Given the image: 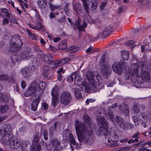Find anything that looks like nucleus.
Here are the masks:
<instances>
[{"mask_svg": "<svg viewBox=\"0 0 151 151\" xmlns=\"http://www.w3.org/2000/svg\"><path fill=\"white\" fill-rule=\"evenodd\" d=\"M86 77L88 80V83L85 80L81 81V77L78 72L73 73L68 77V80L73 82L74 80L75 83L81 88L82 91L90 92L97 91L98 86L102 83V80L101 77L97 72L93 73L92 71H88L86 73Z\"/></svg>", "mask_w": 151, "mask_h": 151, "instance_id": "nucleus-1", "label": "nucleus"}, {"mask_svg": "<svg viewBox=\"0 0 151 151\" xmlns=\"http://www.w3.org/2000/svg\"><path fill=\"white\" fill-rule=\"evenodd\" d=\"M145 66H142L141 73H139V70L140 67L136 64L132 65L130 69L125 74V79L133 83H138V81L141 79L145 82H149L150 79V76Z\"/></svg>", "mask_w": 151, "mask_h": 151, "instance_id": "nucleus-2", "label": "nucleus"}, {"mask_svg": "<svg viewBox=\"0 0 151 151\" xmlns=\"http://www.w3.org/2000/svg\"><path fill=\"white\" fill-rule=\"evenodd\" d=\"M75 126L79 141L80 142H87L88 137L92 133V131L91 128L85 127L83 124L78 121H76Z\"/></svg>", "mask_w": 151, "mask_h": 151, "instance_id": "nucleus-3", "label": "nucleus"}, {"mask_svg": "<svg viewBox=\"0 0 151 151\" xmlns=\"http://www.w3.org/2000/svg\"><path fill=\"white\" fill-rule=\"evenodd\" d=\"M96 117L98 124L99 126L98 131L99 134L104 135L105 136L111 135V132H109L106 128L107 124L106 120L101 115H97Z\"/></svg>", "mask_w": 151, "mask_h": 151, "instance_id": "nucleus-4", "label": "nucleus"}, {"mask_svg": "<svg viewBox=\"0 0 151 151\" xmlns=\"http://www.w3.org/2000/svg\"><path fill=\"white\" fill-rule=\"evenodd\" d=\"M105 115L107 119L111 120V122H114V123L116 125H117L123 129H124L127 127V123H123V119L121 117L117 116L115 119L114 121V120L113 119L114 115L113 114L110 110H109L106 112Z\"/></svg>", "mask_w": 151, "mask_h": 151, "instance_id": "nucleus-5", "label": "nucleus"}, {"mask_svg": "<svg viewBox=\"0 0 151 151\" xmlns=\"http://www.w3.org/2000/svg\"><path fill=\"white\" fill-rule=\"evenodd\" d=\"M120 61L119 63H114L112 65V68L113 71L119 75L121 74L122 72L126 73L130 69L128 68L125 63Z\"/></svg>", "mask_w": 151, "mask_h": 151, "instance_id": "nucleus-6", "label": "nucleus"}, {"mask_svg": "<svg viewBox=\"0 0 151 151\" xmlns=\"http://www.w3.org/2000/svg\"><path fill=\"white\" fill-rule=\"evenodd\" d=\"M11 131V127L9 124L4 125L0 129V135L3 137L2 142L4 144L8 143L9 138L7 135L8 133Z\"/></svg>", "mask_w": 151, "mask_h": 151, "instance_id": "nucleus-7", "label": "nucleus"}, {"mask_svg": "<svg viewBox=\"0 0 151 151\" xmlns=\"http://www.w3.org/2000/svg\"><path fill=\"white\" fill-rule=\"evenodd\" d=\"M83 5L86 13H88V9L94 10L97 8V2L96 0H82Z\"/></svg>", "mask_w": 151, "mask_h": 151, "instance_id": "nucleus-8", "label": "nucleus"}, {"mask_svg": "<svg viewBox=\"0 0 151 151\" xmlns=\"http://www.w3.org/2000/svg\"><path fill=\"white\" fill-rule=\"evenodd\" d=\"M22 42L20 37L18 35H14L12 37L9 42V45L11 47L15 48L14 51H17L22 45Z\"/></svg>", "mask_w": 151, "mask_h": 151, "instance_id": "nucleus-9", "label": "nucleus"}, {"mask_svg": "<svg viewBox=\"0 0 151 151\" xmlns=\"http://www.w3.org/2000/svg\"><path fill=\"white\" fill-rule=\"evenodd\" d=\"M71 99L70 93L67 92L63 93L61 95L60 102L64 105L68 104Z\"/></svg>", "mask_w": 151, "mask_h": 151, "instance_id": "nucleus-10", "label": "nucleus"}, {"mask_svg": "<svg viewBox=\"0 0 151 151\" xmlns=\"http://www.w3.org/2000/svg\"><path fill=\"white\" fill-rule=\"evenodd\" d=\"M38 141V137L37 135L35 136L33 140V146L35 148V149L37 150L38 151H40L42 148L46 147L47 144L43 141H42L40 143V147L39 145H37Z\"/></svg>", "mask_w": 151, "mask_h": 151, "instance_id": "nucleus-11", "label": "nucleus"}, {"mask_svg": "<svg viewBox=\"0 0 151 151\" xmlns=\"http://www.w3.org/2000/svg\"><path fill=\"white\" fill-rule=\"evenodd\" d=\"M37 86L36 82L32 83L28 90L24 93V96L28 97L34 93L36 95L37 93V90L36 89L35 87Z\"/></svg>", "mask_w": 151, "mask_h": 151, "instance_id": "nucleus-12", "label": "nucleus"}, {"mask_svg": "<svg viewBox=\"0 0 151 151\" xmlns=\"http://www.w3.org/2000/svg\"><path fill=\"white\" fill-rule=\"evenodd\" d=\"M28 58V56L25 54H21L20 57L17 55L13 54L12 55L11 58L12 60L14 63L22 60H26Z\"/></svg>", "mask_w": 151, "mask_h": 151, "instance_id": "nucleus-13", "label": "nucleus"}, {"mask_svg": "<svg viewBox=\"0 0 151 151\" xmlns=\"http://www.w3.org/2000/svg\"><path fill=\"white\" fill-rule=\"evenodd\" d=\"M75 24V27L77 26L80 31L84 30L85 28L87 26V24L86 22H83L82 23L79 19L76 21Z\"/></svg>", "mask_w": 151, "mask_h": 151, "instance_id": "nucleus-14", "label": "nucleus"}, {"mask_svg": "<svg viewBox=\"0 0 151 151\" xmlns=\"http://www.w3.org/2000/svg\"><path fill=\"white\" fill-rule=\"evenodd\" d=\"M37 86L35 87L36 89L37 90V92H40L38 94H40L43 91L46 86V84L44 82H42L38 84L36 83Z\"/></svg>", "mask_w": 151, "mask_h": 151, "instance_id": "nucleus-15", "label": "nucleus"}, {"mask_svg": "<svg viewBox=\"0 0 151 151\" xmlns=\"http://www.w3.org/2000/svg\"><path fill=\"white\" fill-rule=\"evenodd\" d=\"M19 145V142L17 139L12 140L10 143V147L12 149H17Z\"/></svg>", "mask_w": 151, "mask_h": 151, "instance_id": "nucleus-16", "label": "nucleus"}, {"mask_svg": "<svg viewBox=\"0 0 151 151\" xmlns=\"http://www.w3.org/2000/svg\"><path fill=\"white\" fill-rule=\"evenodd\" d=\"M110 68L107 65H104L102 66L101 72L104 75H108L110 73Z\"/></svg>", "mask_w": 151, "mask_h": 151, "instance_id": "nucleus-17", "label": "nucleus"}, {"mask_svg": "<svg viewBox=\"0 0 151 151\" xmlns=\"http://www.w3.org/2000/svg\"><path fill=\"white\" fill-rule=\"evenodd\" d=\"M40 98L38 97L35 99L32 102L31 105V110L33 111H35L37 109V106Z\"/></svg>", "mask_w": 151, "mask_h": 151, "instance_id": "nucleus-18", "label": "nucleus"}, {"mask_svg": "<svg viewBox=\"0 0 151 151\" xmlns=\"http://www.w3.org/2000/svg\"><path fill=\"white\" fill-rule=\"evenodd\" d=\"M37 3L40 9H44L47 6V3L46 0H38Z\"/></svg>", "mask_w": 151, "mask_h": 151, "instance_id": "nucleus-19", "label": "nucleus"}, {"mask_svg": "<svg viewBox=\"0 0 151 151\" xmlns=\"http://www.w3.org/2000/svg\"><path fill=\"white\" fill-rule=\"evenodd\" d=\"M22 74L25 77H28L30 75L31 71L28 68H25L21 70Z\"/></svg>", "mask_w": 151, "mask_h": 151, "instance_id": "nucleus-20", "label": "nucleus"}, {"mask_svg": "<svg viewBox=\"0 0 151 151\" xmlns=\"http://www.w3.org/2000/svg\"><path fill=\"white\" fill-rule=\"evenodd\" d=\"M81 6H82L81 4L79 3L76 4L74 7V11L78 14L81 13L82 11L81 9Z\"/></svg>", "mask_w": 151, "mask_h": 151, "instance_id": "nucleus-21", "label": "nucleus"}, {"mask_svg": "<svg viewBox=\"0 0 151 151\" xmlns=\"http://www.w3.org/2000/svg\"><path fill=\"white\" fill-rule=\"evenodd\" d=\"M44 59L45 61L48 64H50V63L52 64L53 63L52 62V56L50 54H47L45 55Z\"/></svg>", "mask_w": 151, "mask_h": 151, "instance_id": "nucleus-22", "label": "nucleus"}, {"mask_svg": "<svg viewBox=\"0 0 151 151\" xmlns=\"http://www.w3.org/2000/svg\"><path fill=\"white\" fill-rule=\"evenodd\" d=\"M67 47V43L65 40L61 41L59 45V48L61 50L65 49Z\"/></svg>", "mask_w": 151, "mask_h": 151, "instance_id": "nucleus-23", "label": "nucleus"}, {"mask_svg": "<svg viewBox=\"0 0 151 151\" xmlns=\"http://www.w3.org/2000/svg\"><path fill=\"white\" fill-rule=\"evenodd\" d=\"M121 55L124 60H127L129 58V53L127 51L123 50L121 52Z\"/></svg>", "mask_w": 151, "mask_h": 151, "instance_id": "nucleus-24", "label": "nucleus"}, {"mask_svg": "<svg viewBox=\"0 0 151 151\" xmlns=\"http://www.w3.org/2000/svg\"><path fill=\"white\" fill-rule=\"evenodd\" d=\"M35 17L33 19V21L35 23L41 22V21H42L41 18L36 11H35Z\"/></svg>", "mask_w": 151, "mask_h": 151, "instance_id": "nucleus-25", "label": "nucleus"}, {"mask_svg": "<svg viewBox=\"0 0 151 151\" xmlns=\"http://www.w3.org/2000/svg\"><path fill=\"white\" fill-rule=\"evenodd\" d=\"M108 31V30L106 29H104L102 30V32L99 33V35L103 38H105L108 36L107 34Z\"/></svg>", "mask_w": 151, "mask_h": 151, "instance_id": "nucleus-26", "label": "nucleus"}, {"mask_svg": "<svg viewBox=\"0 0 151 151\" xmlns=\"http://www.w3.org/2000/svg\"><path fill=\"white\" fill-rule=\"evenodd\" d=\"M58 89V87L57 86H55L52 89L51 91V95L52 96H58L59 94Z\"/></svg>", "mask_w": 151, "mask_h": 151, "instance_id": "nucleus-27", "label": "nucleus"}, {"mask_svg": "<svg viewBox=\"0 0 151 151\" xmlns=\"http://www.w3.org/2000/svg\"><path fill=\"white\" fill-rule=\"evenodd\" d=\"M139 134V133H137L135 134L133 136V139L129 140L128 142V143H131L132 142H137L138 140L137 138V136Z\"/></svg>", "mask_w": 151, "mask_h": 151, "instance_id": "nucleus-28", "label": "nucleus"}, {"mask_svg": "<svg viewBox=\"0 0 151 151\" xmlns=\"http://www.w3.org/2000/svg\"><path fill=\"white\" fill-rule=\"evenodd\" d=\"M74 93L77 99H81L82 97L79 88H76L74 90Z\"/></svg>", "mask_w": 151, "mask_h": 151, "instance_id": "nucleus-29", "label": "nucleus"}, {"mask_svg": "<svg viewBox=\"0 0 151 151\" xmlns=\"http://www.w3.org/2000/svg\"><path fill=\"white\" fill-rule=\"evenodd\" d=\"M134 42L133 41L131 40L127 41L126 43V45L127 46H131V49L132 50L133 48L136 46V45H134Z\"/></svg>", "mask_w": 151, "mask_h": 151, "instance_id": "nucleus-30", "label": "nucleus"}, {"mask_svg": "<svg viewBox=\"0 0 151 151\" xmlns=\"http://www.w3.org/2000/svg\"><path fill=\"white\" fill-rule=\"evenodd\" d=\"M28 25L32 28L34 29L38 30L40 28H42L43 26L41 24H39V26H36L33 25H31L29 23L28 24Z\"/></svg>", "mask_w": 151, "mask_h": 151, "instance_id": "nucleus-31", "label": "nucleus"}, {"mask_svg": "<svg viewBox=\"0 0 151 151\" xmlns=\"http://www.w3.org/2000/svg\"><path fill=\"white\" fill-rule=\"evenodd\" d=\"M51 143L52 145L55 147H57L60 144V142L56 139L52 140Z\"/></svg>", "mask_w": 151, "mask_h": 151, "instance_id": "nucleus-32", "label": "nucleus"}, {"mask_svg": "<svg viewBox=\"0 0 151 151\" xmlns=\"http://www.w3.org/2000/svg\"><path fill=\"white\" fill-rule=\"evenodd\" d=\"M28 142H24L21 145V148L22 151H27V146Z\"/></svg>", "mask_w": 151, "mask_h": 151, "instance_id": "nucleus-33", "label": "nucleus"}, {"mask_svg": "<svg viewBox=\"0 0 151 151\" xmlns=\"http://www.w3.org/2000/svg\"><path fill=\"white\" fill-rule=\"evenodd\" d=\"M58 96H52V104L54 106H55L58 104Z\"/></svg>", "mask_w": 151, "mask_h": 151, "instance_id": "nucleus-34", "label": "nucleus"}, {"mask_svg": "<svg viewBox=\"0 0 151 151\" xmlns=\"http://www.w3.org/2000/svg\"><path fill=\"white\" fill-rule=\"evenodd\" d=\"M69 139L70 143L73 144V145H76V142L73 134L70 133L69 134Z\"/></svg>", "mask_w": 151, "mask_h": 151, "instance_id": "nucleus-35", "label": "nucleus"}, {"mask_svg": "<svg viewBox=\"0 0 151 151\" xmlns=\"http://www.w3.org/2000/svg\"><path fill=\"white\" fill-rule=\"evenodd\" d=\"M49 5L51 10L52 11L56 9H57L58 10L60 9L59 6L54 5L50 3H49Z\"/></svg>", "mask_w": 151, "mask_h": 151, "instance_id": "nucleus-36", "label": "nucleus"}, {"mask_svg": "<svg viewBox=\"0 0 151 151\" xmlns=\"http://www.w3.org/2000/svg\"><path fill=\"white\" fill-rule=\"evenodd\" d=\"M49 5L51 10L52 11L56 9H57L58 10L60 9L59 6L54 5L50 3H49Z\"/></svg>", "mask_w": 151, "mask_h": 151, "instance_id": "nucleus-37", "label": "nucleus"}, {"mask_svg": "<svg viewBox=\"0 0 151 151\" xmlns=\"http://www.w3.org/2000/svg\"><path fill=\"white\" fill-rule=\"evenodd\" d=\"M44 70V75L45 76L47 77L48 74L49 68L48 66L45 65L43 68Z\"/></svg>", "mask_w": 151, "mask_h": 151, "instance_id": "nucleus-38", "label": "nucleus"}, {"mask_svg": "<svg viewBox=\"0 0 151 151\" xmlns=\"http://www.w3.org/2000/svg\"><path fill=\"white\" fill-rule=\"evenodd\" d=\"M8 107L7 106H0V110L1 112H5L8 110Z\"/></svg>", "mask_w": 151, "mask_h": 151, "instance_id": "nucleus-39", "label": "nucleus"}, {"mask_svg": "<svg viewBox=\"0 0 151 151\" xmlns=\"http://www.w3.org/2000/svg\"><path fill=\"white\" fill-rule=\"evenodd\" d=\"M85 40L86 42H89L92 41L93 40V39L91 36L88 35H87L85 37Z\"/></svg>", "mask_w": 151, "mask_h": 151, "instance_id": "nucleus-40", "label": "nucleus"}, {"mask_svg": "<svg viewBox=\"0 0 151 151\" xmlns=\"http://www.w3.org/2000/svg\"><path fill=\"white\" fill-rule=\"evenodd\" d=\"M149 2V0H138V2L143 5L147 4Z\"/></svg>", "mask_w": 151, "mask_h": 151, "instance_id": "nucleus-41", "label": "nucleus"}, {"mask_svg": "<svg viewBox=\"0 0 151 151\" xmlns=\"http://www.w3.org/2000/svg\"><path fill=\"white\" fill-rule=\"evenodd\" d=\"M54 64L55 65L56 68H57L59 66L63 65L62 63L61 60H57L55 62Z\"/></svg>", "mask_w": 151, "mask_h": 151, "instance_id": "nucleus-42", "label": "nucleus"}, {"mask_svg": "<svg viewBox=\"0 0 151 151\" xmlns=\"http://www.w3.org/2000/svg\"><path fill=\"white\" fill-rule=\"evenodd\" d=\"M27 30L28 33V35L30 37L33 39H37V37L36 36L34 35L33 34H32L30 31L28 29H27Z\"/></svg>", "mask_w": 151, "mask_h": 151, "instance_id": "nucleus-43", "label": "nucleus"}, {"mask_svg": "<svg viewBox=\"0 0 151 151\" xmlns=\"http://www.w3.org/2000/svg\"><path fill=\"white\" fill-rule=\"evenodd\" d=\"M37 68V65L36 64L32 65L31 67V70L32 71H36Z\"/></svg>", "mask_w": 151, "mask_h": 151, "instance_id": "nucleus-44", "label": "nucleus"}, {"mask_svg": "<svg viewBox=\"0 0 151 151\" xmlns=\"http://www.w3.org/2000/svg\"><path fill=\"white\" fill-rule=\"evenodd\" d=\"M83 119L86 122H88V124L90 121V118L87 115H85L83 116Z\"/></svg>", "mask_w": 151, "mask_h": 151, "instance_id": "nucleus-45", "label": "nucleus"}, {"mask_svg": "<svg viewBox=\"0 0 151 151\" xmlns=\"http://www.w3.org/2000/svg\"><path fill=\"white\" fill-rule=\"evenodd\" d=\"M70 59L68 58H65L61 60L62 63L63 64H65L69 62Z\"/></svg>", "mask_w": 151, "mask_h": 151, "instance_id": "nucleus-46", "label": "nucleus"}, {"mask_svg": "<svg viewBox=\"0 0 151 151\" xmlns=\"http://www.w3.org/2000/svg\"><path fill=\"white\" fill-rule=\"evenodd\" d=\"M9 21L8 19L4 18L3 19V22L2 24L3 25H5L7 24H8Z\"/></svg>", "mask_w": 151, "mask_h": 151, "instance_id": "nucleus-47", "label": "nucleus"}, {"mask_svg": "<svg viewBox=\"0 0 151 151\" xmlns=\"http://www.w3.org/2000/svg\"><path fill=\"white\" fill-rule=\"evenodd\" d=\"M93 47L92 46H90L86 50V52L87 53H90V52H93L94 51L93 50Z\"/></svg>", "mask_w": 151, "mask_h": 151, "instance_id": "nucleus-48", "label": "nucleus"}, {"mask_svg": "<svg viewBox=\"0 0 151 151\" xmlns=\"http://www.w3.org/2000/svg\"><path fill=\"white\" fill-rule=\"evenodd\" d=\"M10 22L11 23V25H14L15 24H17V22L16 21V20L14 18H12L10 21Z\"/></svg>", "mask_w": 151, "mask_h": 151, "instance_id": "nucleus-49", "label": "nucleus"}, {"mask_svg": "<svg viewBox=\"0 0 151 151\" xmlns=\"http://www.w3.org/2000/svg\"><path fill=\"white\" fill-rule=\"evenodd\" d=\"M95 101V100H93L92 99H88L86 101V104H88L89 102L92 103L94 101Z\"/></svg>", "mask_w": 151, "mask_h": 151, "instance_id": "nucleus-50", "label": "nucleus"}, {"mask_svg": "<svg viewBox=\"0 0 151 151\" xmlns=\"http://www.w3.org/2000/svg\"><path fill=\"white\" fill-rule=\"evenodd\" d=\"M43 136L44 139L45 140H47L48 139V134L47 132L46 131H44L43 132Z\"/></svg>", "mask_w": 151, "mask_h": 151, "instance_id": "nucleus-51", "label": "nucleus"}, {"mask_svg": "<svg viewBox=\"0 0 151 151\" xmlns=\"http://www.w3.org/2000/svg\"><path fill=\"white\" fill-rule=\"evenodd\" d=\"M133 110H134V112L137 113H139V111L138 107L136 106H135L133 107Z\"/></svg>", "mask_w": 151, "mask_h": 151, "instance_id": "nucleus-52", "label": "nucleus"}, {"mask_svg": "<svg viewBox=\"0 0 151 151\" xmlns=\"http://www.w3.org/2000/svg\"><path fill=\"white\" fill-rule=\"evenodd\" d=\"M67 130L66 131V130H65L63 132V138L64 139H67V136H68V135L67 136L66 135V133H67Z\"/></svg>", "mask_w": 151, "mask_h": 151, "instance_id": "nucleus-53", "label": "nucleus"}, {"mask_svg": "<svg viewBox=\"0 0 151 151\" xmlns=\"http://www.w3.org/2000/svg\"><path fill=\"white\" fill-rule=\"evenodd\" d=\"M49 49L52 51H56L57 50L53 46L51 45H50Z\"/></svg>", "mask_w": 151, "mask_h": 151, "instance_id": "nucleus-54", "label": "nucleus"}, {"mask_svg": "<svg viewBox=\"0 0 151 151\" xmlns=\"http://www.w3.org/2000/svg\"><path fill=\"white\" fill-rule=\"evenodd\" d=\"M26 86V84L24 81H22L21 82V86L22 88H24Z\"/></svg>", "mask_w": 151, "mask_h": 151, "instance_id": "nucleus-55", "label": "nucleus"}, {"mask_svg": "<svg viewBox=\"0 0 151 151\" xmlns=\"http://www.w3.org/2000/svg\"><path fill=\"white\" fill-rule=\"evenodd\" d=\"M65 70H63L62 68H59V70H58L57 71V73H63L64 72Z\"/></svg>", "mask_w": 151, "mask_h": 151, "instance_id": "nucleus-56", "label": "nucleus"}, {"mask_svg": "<svg viewBox=\"0 0 151 151\" xmlns=\"http://www.w3.org/2000/svg\"><path fill=\"white\" fill-rule=\"evenodd\" d=\"M58 77H57L59 81H61L62 78L61 74V73H58Z\"/></svg>", "mask_w": 151, "mask_h": 151, "instance_id": "nucleus-57", "label": "nucleus"}, {"mask_svg": "<svg viewBox=\"0 0 151 151\" xmlns=\"http://www.w3.org/2000/svg\"><path fill=\"white\" fill-rule=\"evenodd\" d=\"M8 3L9 4H11V5L14 8H15L14 6V3L12 1L10 0L8 1Z\"/></svg>", "mask_w": 151, "mask_h": 151, "instance_id": "nucleus-58", "label": "nucleus"}, {"mask_svg": "<svg viewBox=\"0 0 151 151\" xmlns=\"http://www.w3.org/2000/svg\"><path fill=\"white\" fill-rule=\"evenodd\" d=\"M42 106L44 109H46L47 108L48 106L47 104L45 103H44L42 104Z\"/></svg>", "mask_w": 151, "mask_h": 151, "instance_id": "nucleus-59", "label": "nucleus"}, {"mask_svg": "<svg viewBox=\"0 0 151 151\" xmlns=\"http://www.w3.org/2000/svg\"><path fill=\"white\" fill-rule=\"evenodd\" d=\"M60 40V38L59 37H56L53 39V40L55 42H58Z\"/></svg>", "mask_w": 151, "mask_h": 151, "instance_id": "nucleus-60", "label": "nucleus"}, {"mask_svg": "<svg viewBox=\"0 0 151 151\" xmlns=\"http://www.w3.org/2000/svg\"><path fill=\"white\" fill-rule=\"evenodd\" d=\"M75 47H70V50L71 52H74L76 51V50L75 49Z\"/></svg>", "mask_w": 151, "mask_h": 151, "instance_id": "nucleus-61", "label": "nucleus"}, {"mask_svg": "<svg viewBox=\"0 0 151 151\" xmlns=\"http://www.w3.org/2000/svg\"><path fill=\"white\" fill-rule=\"evenodd\" d=\"M55 14L53 13L52 12H51L50 13V18H54L55 17Z\"/></svg>", "mask_w": 151, "mask_h": 151, "instance_id": "nucleus-62", "label": "nucleus"}, {"mask_svg": "<svg viewBox=\"0 0 151 151\" xmlns=\"http://www.w3.org/2000/svg\"><path fill=\"white\" fill-rule=\"evenodd\" d=\"M1 12L4 13H6L7 12V10L5 8L2 9H1Z\"/></svg>", "mask_w": 151, "mask_h": 151, "instance_id": "nucleus-63", "label": "nucleus"}, {"mask_svg": "<svg viewBox=\"0 0 151 151\" xmlns=\"http://www.w3.org/2000/svg\"><path fill=\"white\" fill-rule=\"evenodd\" d=\"M106 5V3L105 2H103L101 5V9H103V8Z\"/></svg>", "mask_w": 151, "mask_h": 151, "instance_id": "nucleus-64", "label": "nucleus"}]
</instances>
